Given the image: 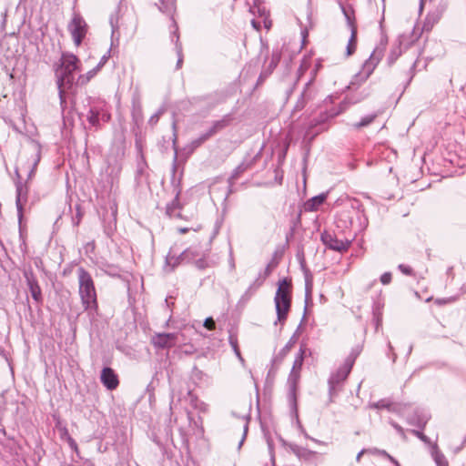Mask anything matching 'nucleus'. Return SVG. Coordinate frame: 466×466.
Wrapping results in <instances>:
<instances>
[{
    "label": "nucleus",
    "mask_w": 466,
    "mask_h": 466,
    "mask_svg": "<svg viewBox=\"0 0 466 466\" xmlns=\"http://www.w3.org/2000/svg\"><path fill=\"white\" fill-rule=\"evenodd\" d=\"M79 59L71 53H63L59 60V64L56 67V85L61 107L66 106L65 90L73 86L75 76L74 73L79 70Z\"/></svg>",
    "instance_id": "obj_1"
},
{
    "label": "nucleus",
    "mask_w": 466,
    "mask_h": 466,
    "mask_svg": "<svg viewBox=\"0 0 466 466\" xmlns=\"http://www.w3.org/2000/svg\"><path fill=\"white\" fill-rule=\"evenodd\" d=\"M76 275L78 280V294L82 307L89 316H94L97 313L98 303L93 278L91 274L82 267L77 268Z\"/></svg>",
    "instance_id": "obj_2"
},
{
    "label": "nucleus",
    "mask_w": 466,
    "mask_h": 466,
    "mask_svg": "<svg viewBox=\"0 0 466 466\" xmlns=\"http://www.w3.org/2000/svg\"><path fill=\"white\" fill-rule=\"evenodd\" d=\"M291 283L287 279L279 281L278 289L274 297L275 308L278 320L285 321L291 304Z\"/></svg>",
    "instance_id": "obj_3"
},
{
    "label": "nucleus",
    "mask_w": 466,
    "mask_h": 466,
    "mask_svg": "<svg viewBox=\"0 0 466 466\" xmlns=\"http://www.w3.org/2000/svg\"><path fill=\"white\" fill-rule=\"evenodd\" d=\"M356 358L357 354L353 352L350 353L344 360V363L336 370V372L330 375L328 381L330 396L336 394L338 391V387L346 380L354 365Z\"/></svg>",
    "instance_id": "obj_4"
},
{
    "label": "nucleus",
    "mask_w": 466,
    "mask_h": 466,
    "mask_svg": "<svg viewBox=\"0 0 466 466\" xmlns=\"http://www.w3.org/2000/svg\"><path fill=\"white\" fill-rule=\"evenodd\" d=\"M67 29L75 46H79L87 34L88 25L79 14H74L71 21L68 23Z\"/></svg>",
    "instance_id": "obj_5"
},
{
    "label": "nucleus",
    "mask_w": 466,
    "mask_h": 466,
    "mask_svg": "<svg viewBox=\"0 0 466 466\" xmlns=\"http://www.w3.org/2000/svg\"><path fill=\"white\" fill-rule=\"evenodd\" d=\"M18 179L15 181V207L19 222L24 217V207L27 202L29 188L27 185L21 181L18 170H15Z\"/></svg>",
    "instance_id": "obj_6"
},
{
    "label": "nucleus",
    "mask_w": 466,
    "mask_h": 466,
    "mask_svg": "<svg viewBox=\"0 0 466 466\" xmlns=\"http://www.w3.org/2000/svg\"><path fill=\"white\" fill-rule=\"evenodd\" d=\"M178 334L172 333H157L151 339V343L155 349L164 350L171 349L177 345Z\"/></svg>",
    "instance_id": "obj_7"
},
{
    "label": "nucleus",
    "mask_w": 466,
    "mask_h": 466,
    "mask_svg": "<svg viewBox=\"0 0 466 466\" xmlns=\"http://www.w3.org/2000/svg\"><path fill=\"white\" fill-rule=\"evenodd\" d=\"M444 9L445 7L441 5L439 6L436 10L430 12L425 18L421 30L417 29L416 26L414 27L412 33L413 37L415 39H418L420 36L421 31H430L433 27V25L439 22L444 12Z\"/></svg>",
    "instance_id": "obj_8"
},
{
    "label": "nucleus",
    "mask_w": 466,
    "mask_h": 466,
    "mask_svg": "<svg viewBox=\"0 0 466 466\" xmlns=\"http://www.w3.org/2000/svg\"><path fill=\"white\" fill-rule=\"evenodd\" d=\"M87 121L94 127H100V121L108 122L110 115L101 106H92L87 113Z\"/></svg>",
    "instance_id": "obj_9"
},
{
    "label": "nucleus",
    "mask_w": 466,
    "mask_h": 466,
    "mask_svg": "<svg viewBox=\"0 0 466 466\" xmlns=\"http://www.w3.org/2000/svg\"><path fill=\"white\" fill-rule=\"evenodd\" d=\"M24 275L33 299L36 304H42V290L34 273L32 271H25Z\"/></svg>",
    "instance_id": "obj_10"
},
{
    "label": "nucleus",
    "mask_w": 466,
    "mask_h": 466,
    "mask_svg": "<svg viewBox=\"0 0 466 466\" xmlns=\"http://www.w3.org/2000/svg\"><path fill=\"white\" fill-rule=\"evenodd\" d=\"M321 240L329 249L336 251H345L350 245V241L338 239L335 236L329 232H324L321 234Z\"/></svg>",
    "instance_id": "obj_11"
},
{
    "label": "nucleus",
    "mask_w": 466,
    "mask_h": 466,
    "mask_svg": "<svg viewBox=\"0 0 466 466\" xmlns=\"http://www.w3.org/2000/svg\"><path fill=\"white\" fill-rule=\"evenodd\" d=\"M278 262L274 261L273 259L267 265L265 270L263 272H260L258 276V278L253 281V283L250 284V286L248 288L246 291V295H252L254 294L257 289L262 286L264 281L267 279V278L271 274L272 269L277 267Z\"/></svg>",
    "instance_id": "obj_12"
},
{
    "label": "nucleus",
    "mask_w": 466,
    "mask_h": 466,
    "mask_svg": "<svg viewBox=\"0 0 466 466\" xmlns=\"http://www.w3.org/2000/svg\"><path fill=\"white\" fill-rule=\"evenodd\" d=\"M101 383L109 390L117 388L119 384L118 377L113 369L106 367L102 370L100 375Z\"/></svg>",
    "instance_id": "obj_13"
},
{
    "label": "nucleus",
    "mask_w": 466,
    "mask_h": 466,
    "mask_svg": "<svg viewBox=\"0 0 466 466\" xmlns=\"http://www.w3.org/2000/svg\"><path fill=\"white\" fill-rule=\"evenodd\" d=\"M290 451L301 461H310L315 459L317 452L297 444H289Z\"/></svg>",
    "instance_id": "obj_14"
},
{
    "label": "nucleus",
    "mask_w": 466,
    "mask_h": 466,
    "mask_svg": "<svg viewBox=\"0 0 466 466\" xmlns=\"http://www.w3.org/2000/svg\"><path fill=\"white\" fill-rule=\"evenodd\" d=\"M378 62L379 58H376L374 56V54H371L370 58L367 59L362 66V69L359 74L360 77L363 79H367L375 69Z\"/></svg>",
    "instance_id": "obj_15"
},
{
    "label": "nucleus",
    "mask_w": 466,
    "mask_h": 466,
    "mask_svg": "<svg viewBox=\"0 0 466 466\" xmlns=\"http://www.w3.org/2000/svg\"><path fill=\"white\" fill-rule=\"evenodd\" d=\"M232 118L229 115L224 116L221 119L214 121L212 126L208 128V132L212 137L216 135L218 132L223 130L227 127L229 126Z\"/></svg>",
    "instance_id": "obj_16"
},
{
    "label": "nucleus",
    "mask_w": 466,
    "mask_h": 466,
    "mask_svg": "<svg viewBox=\"0 0 466 466\" xmlns=\"http://www.w3.org/2000/svg\"><path fill=\"white\" fill-rule=\"evenodd\" d=\"M205 253L198 247H189L181 253V258L187 263H192Z\"/></svg>",
    "instance_id": "obj_17"
},
{
    "label": "nucleus",
    "mask_w": 466,
    "mask_h": 466,
    "mask_svg": "<svg viewBox=\"0 0 466 466\" xmlns=\"http://www.w3.org/2000/svg\"><path fill=\"white\" fill-rule=\"evenodd\" d=\"M300 380V371L290 370L288 377L287 384L289 387V394L294 398L296 395L299 381Z\"/></svg>",
    "instance_id": "obj_18"
},
{
    "label": "nucleus",
    "mask_w": 466,
    "mask_h": 466,
    "mask_svg": "<svg viewBox=\"0 0 466 466\" xmlns=\"http://www.w3.org/2000/svg\"><path fill=\"white\" fill-rule=\"evenodd\" d=\"M327 196V193H321L318 196L311 198L306 202L305 209L307 211H316L319 208V207L325 202Z\"/></svg>",
    "instance_id": "obj_19"
},
{
    "label": "nucleus",
    "mask_w": 466,
    "mask_h": 466,
    "mask_svg": "<svg viewBox=\"0 0 466 466\" xmlns=\"http://www.w3.org/2000/svg\"><path fill=\"white\" fill-rule=\"evenodd\" d=\"M370 408L376 409V410L387 409L388 410L393 411V412H399L400 410V404H394L387 399H382L377 402L371 403Z\"/></svg>",
    "instance_id": "obj_20"
},
{
    "label": "nucleus",
    "mask_w": 466,
    "mask_h": 466,
    "mask_svg": "<svg viewBox=\"0 0 466 466\" xmlns=\"http://www.w3.org/2000/svg\"><path fill=\"white\" fill-rule=\"evenodd\" d=\"M431 455L434 462L436 463V466H449L446 457L439 450L437 443L431 445Z\"/></svg>",
    "instance_id": "obj_21"
},
{
    "label": "nucleus",
    "mask_w": 466,
    "mask_h": 466,
    "mask_svg": "<svg viewBox=\"0 0 466 466\" xmlns=\"http://www.w3.org/2000/svg\"><path fill=\"white\" fill-rule=\"evenodd\" d=\"M121 170L122 165L117 161H116L114 164L108 165L106 171L109 173L110 183L112 186L118 181Z\"/></svg>",
    "instance_id": "obj_22"
},
{
    "label": "nucleus",
    "mask_w": 466,
    "mask_h": 466,
    "mask_svg": "<svg viewBox=\"0 0 466 466\" xmlns=\"http://www.w3.org/2000/svg\"><path fill=\"white\" fill-rule=\"evenodd\" d=\"M340 8L347 21V25L350 29V32H352V30H357L353 9L350 6L345 7L343 5H340Z\"/></svg>",
    "instance_id": "obj_23"
},
{
    "label": "nucleus",
    "mask_w": 466,
    "mask_h": 466,
    "mask_svg": "<svg viewBox=\"0 0 466 466\" xmlns=\"http://www.w3.org/2000/svg\"><path fill=\"white\" fill-rule=\"evenodd\" d=\"M180 261H184L181 258V254L177 257L176 255H172L171 252H169L166 257L165 270L167 272L173 271L174 268L180 263Z\"/></svg>",
    "instance_id": "obj_24"
},
{
    "label": "nucleus",
    "mask_w": 466,
    "mask_h": 466,
    "mask_svg": "<svg viewBox=\"0 0 466 466\" xmlns=\"http://www.w3.org/2000/svg\"><path fill=\"white\" fill-rule=\"evenodd\" d=\"M378 116V113H371L366 115L360 118L359 122H356L352 125V127L355 129H360L362 127L370 126Z\"/></svg>",
    "instance_id": "obj_25"
},
{
    "label": "nucleus",
    "mask_w": 466,
    "mask_h": 466,
    "mask_svg": "<svg viewBox=\"0 0 466 466\" xmlns=\"http://www.w3.org/2000/svg\"><path fill=\"white\" fill-rule=\"evenodd\" d=\"M172 21H173L174 27H175L174 35H176V37H177V40H176V49H177V68H180L183 64L182 45L178 41L179 36L177 35V24L173 18H172Z\"/></svg>",
    "instance_id": "obj_26"
},
{
    "label": "nucleus",
    "mask_w": 466,
    "mask_h": 466,
    "mask_svg": "<svg viewBox=\"0 0 466 466\" xmlns=\"http://www.w3.org/2000/svg\"><path fill=\"white\" fill-rule=\"evenodd\" d=\"M251 164L248 162H241L232 172L229 177V183L232 184V181L238 179L239 176L247 171L250 167Z\"/></svg>",
    "instance_id": "obj_27"
},
{
    "label": "nucleus",
    "mask_w": 466,
    "mask_h": 466,
    "mask_svg": "<svg viewBox=\"0 0 466 466\" xmlns=\"http://www.w3.org/2000/svg\"><path fill=\"white\" fill-rule=\"evenodd\" d=\"M357 48V30H352L350 32V37L348 41V45L346 47V56H350L356 51Z\"/></svg>",
    "instance_id": "obj_28"
},
{
    "label": "nucleus",
    "mask_w": 466,
    "mask_h": 466,
    "mask_svg": "<svg viewBox=\"0 0 466 466\" xmlns=\"http://www.w3.org/2000/svg\"><path fill=\"white\" fill-rule=\"evenodd\" d=\"M158 9L160 12L172 15L175 10V0H159Z\"/></svg>",
    "instance_id": "obj_29"
},
{
    "label": "nucleus",
    "mask_w": 466,
    "mask_h": 466,
    "mask_svg": "<svg viewBox=\"0 0 466 466\" xmlns=\"http://www.w3.org/2000/svg\"><path fill=\"white\" fill-rule=\"evenodd\" d=\"M305 349L300 347L297 353L291 370L300 371L304 361Z\"/></svg>",
    "instance_id": "obj_30"
},
{
    "label": "nucleus",
    "mask_w": 466,
    "mask_h": 466,
    "mask_svg": "<svg viewBox=\"0 0 466 466\" xmlns=\"http://www.w3.org/2000/svg\"><path fill=\"white\" fill-rule=\"evenodd\" d=\"M208 252H206L205 254H202L201 257H199L198 259H195L194 262H192V264H194L196 266L197 268L198 269H205L207 268H209L211 265L208 261Z\"/></svg>",
    "instance_id": "obj_31"
},
{
    "label": "nucleus",
    "mask_w": 466,
    "mask_h": 466,
    "mask_svg": "<svg viewBox=\"0 0 466 466\" xmlns=\"http://www.w3.org/2000/svg\"><path fill=\"white\" fill-rule=\"evenodd\" d=\"M98 72V69L94 67L92 70H89L85 75H80L77 78V84L83 86L88 83Z\"/></svg>",
    "instance_id": "obj_32"
},
{
    "label": "nucleus",
    "mask_w": 466,
    "mask_h": 466,
    "mask_svg": "<svg viewBox=\"0 0 466 466\" xmlns=\"http://www.w3.org/2000/svg\"><path fill=\"white\" fill-rule=\"evenodd\" d=\"M371 451H369V453H371V454H378V455H380V456H383V457H386L388 458L395 466H399V462L392 457L390 456L386 451L384 450H378V449H370Z\"/></svg>",
    "instance_id": "obj_33"
},
{
    "label": "nucleus",
    "mask_w": 466,
    "mask_h": 466,
    "mask_svg": "<svg viewBox=\"0 0 466 466\" xmlns=\"http://www.w3.org/2000/svg\"><path fill=\"white\" fill-rule=\"evenodd\" d=\"M291 347H292V344H291L290 342L287 343V344L285 345V347L280 350V352H279V357H276V358H274L272 361H273L274 363H275V362H277V361L281 362V360L285 358V356H286V355L289 353V351L290 350Z\"/></svg>",
    "instance_id": "obj_34"
},
{
    "label": "nucleus",
    "mask_w": 466,
    "mask_h": 466,
    "mask_svg": "<svg viewBox=\"0 0 466 466\" xmlns=\"http://www.w3.org/2000/svg\"><path fill=\"white\" fill-rule=\"evenodd\" d=\"M416 437H418L421 441H423L424 443L428 444L431 448V445L433 443H431V440L429 437H427L425 434H423L421 431H416V430H413L411 431Z\"/></svg>",
    "instance_id": "obj_35"
},
{
    "label": "nucleus",
    "mask_w": 466,
    "mask_h": 466,
    "mask_svg": "<svg viewBox=\"0 0 466 466\" xmlns=\"http://www.w3.org/2000/svg\"><path fill=\"white\" fill-rule=\"evenodd\" d=\"M164 113V109H158L154 115H152L148 120V124L154 127L159 120L160 116Z\"/></svg>",
    "instance_id": "obj_36"
},
{
    "label": "nucleus",
    "mask_w": 466,
    "mask_h": 466,
    "mask_svg": "<svg viewBox=\"0 0 466 466\" xmlns=\"http://www.w3.org/2000/svg\"><path fill=\"white\" fill-rule=\"evenodd\" d=\"M212 136L209 135V133L207 131L206 133L202 134L199 136V137H198L197 139H195L192 144L195 146V147H198L200 146L202 143H204L206 140H208L209 137H211Z\"/></svg>",
    "instance_id": "obj_37"
},
{
    "label": "nucleus",
    "mask_w": 466,
    "mask_h": 466,
    "mask_svg": "<svg viewBox=\"0 0 466 466\" xmlns=\"http://www.w3.org/2000/svg\"><path fill=\"white\" fill-rule=\"evenodd\" d=\"M212 136L209 135V133L207 131L206 133L202 134L199 136V137H198L197 139H195L192 144L195 146V147H198L200 146L202 143H204L206 140H208L209 137H211Z\"/></svg>",
    "instance_id": "obj_38"
},
{
    "label": "nucleus",
    "mask_w": 466,
    "mask_h": 466,
    "mask_svg": "<svg viewBox=\"0 0 466 466\" xmlns=\"http://www.w3.org/2000/svg\"><path fill=\"white\" fill-rule=\"evenodd\" d=\"M212 136L209 135V133L207 131L206 133L202 134L199 136V137H198L197 139H195L192 144L195 146V147H198L200 146L202 143H204L206 140H208L209 137H211Z\"/></svg>",
    "instance_id": "obj_39"
},
{
    "label": "nucleus",
    "mask_w": 466,
    "mask_h": 466,
    "mask_svg": "<svg viewBox=\"0 0 466 466\" xmlns=\"http://www.w3.org/2000/svg\"><path fill=\"white\" fill-rule=\"evenodd\" d=\"M178 206V193L176 195L175 199L167 206V213L169 216H172L174 213V209Z\"/></svg>",
    "instance_id": "obj_40"
},
{
    "label": "nucleus",
    "mask_w": 466,
    "mask_h": 466,
    "mask_svg": "<svg viewBox=\"0 0 466 466\" xmlns=\"http://www.w3.org/2000/svg\"><path fill=\"white\" fill-rule=\"evenodd\" d=\"M398 268L404 274V275H407V276H412L413 275V270L412 268L408 266V265H405V264H400L398 266Z\"/></svg>",
    "instance_id": "obj_41"
},
{
    "label": "nucleus",
    "mask_w": 466,
    "mask_h": 466,
    "mask_svg": "<svg viewBox=\"0 0 466 466\" xmlns=\"http://www.w3.org/2000/svg\"><path fill=\"white\" fill-rule=\"evenodd\" d=\"M39 161H40V150H39V148H37L35 150V157L34 158L33 167H32L31 171L29 172V177H31L32 174L35 172V169Z\"/></svg>",
    "instance_id": "obj_42"
},
{
    "label": "nucleus",
    "mask_w": 466,
    "mask_h": 466,
    "mask_svg": "<svg viewBox=\"0 0 466 466\" xmlns=\"http://www.w3.org/2000/svg\"><path fill=\"white\" fill-rule=\"evenodd\" d=\"M311 293H312V282H311V280L307 279L306 280V300H309L311 299Z\"/></svg>",
    "instance_id": "obj_43"
},
{
    "label": "nucleus",
    "mask_w": 466,
    "mask_h": 466,
    "mask_svg": "<svg viewBox=\"0 0 466 466\" xmlns=\"http://www.w3.org/2000/svg\"><path fill=\"white\" fill-rule=\"evenodd\" d=\"M391 281V273L390 272H385L380 277V282L383 285H388Z\"/></svg>",
    "instance_id": "obj_44"
},
{
    "label": "nucleus",
    "mask_w": 466,
    "mask_h": 466,
    "mask_svg": "<svg viewBox=\"0 0 466 466\" xmlns=\"http://www.w3.org/2000/svg\"><path fill=\"white\" fill-rule=\"evenodd\" d=\"M350 207L352 208V209H356L357 210V213H360L362 212V210H360V208L362 207L361 204L360 203V201L356 200V199H352V200H350Z\"/></svg>",
    "instance_id": "obj_45"
},
{
    "label": "nucleus",
    "mask_w": 466,
    "mask_h": 466,
    "mask_svg": "<svg viewBox=\"0 0 466 466\" xmlns=\"http://www.w3.org/2000/svg\"><path fill=\"white\" fill-rule=\"evenodd\" d=\"M204 326L209 329L213 330L215 329V321L212 318H207L204 321Z\"/></svg>",
    "instance_id": "obj_46"
},
{
    "label": "nucleus",
    "mask_w": 466,
    "mask_h": 466,
    "mask_svg": "<svg viewBox=\"0 0 466 466\" xmlns=\"http://www.w3.org/2000/svg\"><path fill=\"white\" fill-rule=\"evenodd\" d=\"M108 57H109V51L107 52V54L104 55L99 63L96 65V68L98 69V71L105 66V64L107 62L108 60Z\"/></svg>",
    "instance_id": "obj_47"
},
{
    "label": "nucleus",
    "mask_w": 466,
    "mask_h": 466,
    "mask_svg": "<svg viewBox=\"0 0 466 466\" xmlns=\"http://www.w3.org/2000/svg\"><path fill=\"white\" fill-rule=\"evenodd\" d=\"M390 424L391 426L397 431V432L402 437V438H405V432H404V430L401 426H400L398 423L394 422V421H390Z\"/></svg>",
    "instance_id": "obj_48"
},
{
    "label": "nucleus",
    "mask_w": 466,
    "mask_h": 466,
    "mask_svg": "<svg viewBox=\"0 0 466 466\" xmlns=\"http://www.w3.org/2000/svg\"><path fill=\"white\" fill-rule=\"evenodd\" d=\"M229 343L233 349V350H237V349H238V339L236 337L230 335L229 336Z\"/></svg>",
    "instance_id": "obj_49"
},
{
    "label": "nucleus",
    "mask_w": 466,
    "mask_h": 466,
    "mask_svg": "<svg viewBox=\"0 0 466 466\" xmlns=\"http://www.w3.org/2000/svg\"><path fill=\"white\" fill-rule=\"evenodd\" d=\"M133 116L137 122L139 119H141V108L139 106L137 108L134 109Z\"/></svg>",
    "instance_id": "obj_50"
},
{
    "label": "nucleus",
    "mask_w": 466,
    "mask_h": 466,
    "mask_svg": "<svg viewBox=\"0 0 466 466\" xmlns=\"http://www.w3.org/2000/svg\"><path fill=\"white\" fill-rule=\"evenodd\" d=\"M369 451H371V450L362 449V450H361V451L357 454L356 461L359 462V461H360L361 456H362L364 453H369Z\"/></svg>",
    "instance_id": "obj_51"
},
{
    "label": "nucleus",
    "mask_w": 466,
    "mask_h": 466,
    "mask_svg": "<svg viewBox=\"0 0 466 466\" xmlns=\"http://www.w3.org/2000/svg\"><path fill=\"white\" fill-rule=\"evenodd\" d=\"M68 442L72 448H74V449L77 448L76 441L70 436H68Z\"/></svg>",
    "instance_id": "obj_52"
},
{
    "label": "nucleus",
    "mask_w": 466,
    "mask_h": 466,
    "mask_svg": "<svg viewBox=\"0 0 466 466\" xmlns=\"http://www.w3.org/2000/svg\"><path fill=\"white\" fill-rule=\"evenodd\" d=\"M305 437H306L307 439L311 440L312 441H314V442H316V443H318V444H324V442H323V441H320L316 440V439H314V438H312V437H309L307 433H305Z\"/></svg>",
    "instance_id": "obj_53"
},
{
    "label": "nucleus",
    "mask_w": 466,
    "mask_h": 466,
    "mask_svg": "<svg viewBox=\"0 0 466 466\" xmlns=\"http://www.w3.org/2000/svg\"><path fill=\"white\" fill-rule=\"evenodd\" d=\"M234 352H235L236 356L238 357V359L241 362H243V361H244V359H243V358H242V356H241V353H240V351H239V349H237V350H234Z\"/></svg>",
    "instance_id": "obj_54"
},
{
    "label": "nucleus",
    "mask_w": 466,
    "mask_h": 466,
    "mask_svg": "<svg viewBox=\"0 0 466 466\" xmlns=\"http://www.w3.org/2000/svg\"><path fill=\"white\" fill-rule=\"evenodd\" d=\"M234 352H235L236 356L238 357V359L241 362H243V361H244V359H243V358H242V356H241V353H240V351H239V349H237V350H234Z\"/></svg>",
    "instance_id": "obj_55"
},
{
    "label": "nucleus",
    "mask_w": 466,
    "mask_h": 466,
    "mask_svg": "<svg viewBox=\"0 0 466 466\" xmlns=\"http://www.w3.org/2000/svg\"><path fill=\"white\" fill-rule=\"evenodd\" d=\"M247 431H248V425H246V426H245V428H244V434H243V437H242V439H241V441H240V442H239V445H238L239 447L242 445V443H243V441H244V440H245V437H246Z\"/></svg>",
    "instance_id": "obj_56"
},
{
    "label": "nucleus",
    "mask_w": 466,
    "mask_h": 466,
    "mask_svg": "<svg viewBox=\"0 0 466 466\" xmlns=\"http://www.w3.org/2000/svg\"><path fill=\"white\" fill-rule=\"evenodd\" d=\"M77 209L79 210V208H77ZM80 219H81V213L78 211V212H77V215H76V221H75V224H76V225H78V224H79Z\"/></svg>",
    "instance_id": "obj_57"
},
{
    "label": "nucleus",
    "mask_w": 466,
    "mask_h": 466,
    "mask_svg": "<svg viewBox=\"0 0 466 466\" xmlns=\"http://www.w3.org/2000/svg\"><path fill=\"white\" fill-rule=\"evenodd\" d=\"M251 23H252L253 27H255L256 29L259 28V24H258L255 20H252Z\"/></svg>",
    "instance_id": "obj_58"
},
{
    "label": "nucleus",
    "mask_w": 466,
    "mask_h": 466,
    "mask_svg": "<svg viewBox=\"0 0 466 466\" xmlns=\"http://www.w3.org/2000/svg\"><path fill=\"white\" fill-rule=\"evenodd\" d=\"M111 209H112V212H113V216H114V218H116V205H114V207H112V208H111Z\"/></svg>",
    "instance_id": "obj_59"
},
{
    "label": "nucleus",
    "mask_w": 466,
    "mask_h": 466,
    "mask_svg": "<svg viewBox=\"0 0 466 466\" xmlns=\"http://www.w3.org/2000/svg\"><path fill=\"white\" fill-rule=\"evenodd\" d=\"M426 1H427V0H420V12L422 11L423 5H424V3H425Z\"/></svg>",
    "instance_id": "obj_60"
},
{
    "label": "nucleus",
    "mask_w": 466,
    "mask_h": 466,
    "mask_svg": "<svg viewBox=\"0 0 466 466\" xmlns=\"http://www.w3.org/2000/svg\"><path fill=\"white\" fill-rule=\"evenodd\" d=\"M319 66H320V64H319V63H318V64L316 65V68L314 69V74H316V72L319 70Z\"/></svg>",
    "instance_id": "obj_61"
},
{
    "label": "nucleus",
    "mask_w": 466,
    "mask_h": 466,
    "mask_svg": "<svg viewBox=\"0 0 466 466\" xmlns=\"http://www.w3.org/2000/svg\"><path fill=\"white\" fill-rule=\"evenodd\" d=\"M411 350H412V345H410L409 350H408V355H410L411 353Z\"/></svg>",
    "instance_id": "obj_62"
},
{
    "label": "nucleus",
    "mask_w": 466,
    "mask_h": 466,
    "mask_svg": "<svg viewBox=\"0 0 466 466\" xmlns=\"http://www.w3.org/2000/svg\"><path fill=\"white\" fill-rule=\"evenodd\" d=\"M306 35H307L306 31H302L303 39H305Z\"/></svg>",
    "instance_id": "obj_63"
},
{
    "label": "nucleus",
    "mask_w": 466,
    "mask_h": 466,
    "mask_svg": "<svg viewBox=\"0 0 466 466\" xmlns=\"http://www.w3.org/2000/svg\"><path fill=\"white\" fill-rule=\"evenodd\" d=\"M63 431L65 434H66V435L68 434L67 430L66 428L63 429Z\"/></svg>",
    "instance_id": "obj_64"
}]
</instances>
